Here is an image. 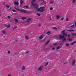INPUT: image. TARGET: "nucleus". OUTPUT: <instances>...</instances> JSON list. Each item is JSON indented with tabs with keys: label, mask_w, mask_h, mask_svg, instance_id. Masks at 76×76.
I'll return each instance as SVG.
<instances>
[{
	"label": "nucleus",
	"mask_w": 76,
	"mask_h": 76,
	"mask_svg": "<svg viewBox=\"0 0 76 76\" xmlns=\"http://www.w3.org/2000/svg\"><path fill=\"white\" fill-rule=\"evenodd\" d=\"M56 49L57 50H59V49H60V47L59 46L58 47L56 48Z\"/></svg>",
	"instance_id": "33"
},
{
	"label": "nucleus",
	"mask_w": 76,
	"mask_h": 76,
	"mask_svg": "<svg viewBox=\"0 0 76 76\" xmlns=\"http://www.w3.org/2000/svg\"><path fill=\"white\" fill-rule=\"evenodd\" d=\"M75 60H74L72 63V66H75Z\"/></svg>",
	"instance_id": "6"
},
{
	"label": "nucleus",
	"mask_w": 76,
	"mask_h": 76,
	"mask_svg": "<svg viewBox=\"0 0 76 76\" xmlns=\"http://www.w3.org/2000/svg\"><path fill=\"white\" fill-rule=\"evenodd\" d=\"M48 64V62L46 63V66H47V65Z\"/></svg>",
	"instance_id": "47"
},
{
	"label": "nucleus",
	"mask_w": 76,
	"mask_h": 76,
	"mask_svg": "<svg viewBox=\"0 0 76 76\" xmlns=\"http://www.w3.org/2000/svg\"><path fill=\"white\" fill-rule=\"evenodd\" d=\"M20 4H23V1L22 0H20Z\"/></svg>",
	"instance_id": "19"
},
{
	"label": "nucleus",
	"mask_w": 76,
	"mask_h": 76,
	"mask_svg": "<svg viewBox=\"0 0 76 76\" xmlns=\"http://www.w3.org/2000/svg\"><path fill=\"white\" fill-rule=\"evenodd\" d=\"M75 14H76V13H75Z\"/></svg>",
	"instance_id": "63"
},
{
	"label": "nucleus",
	"mask_w": 76,
	"mask_h": 76,
	"mask_svg": "<svg viewBox=\"0 0 76 76\" xmlns=\"http://www.w3.org/2000/svg\"><path fill=\"white\" fill-rule=\"evenodd\" d=\"M8 53V54H10V50H9Z\"/></svg>",
	"instance_id": "48"
},
{
	"label": "nucleus",
	"mask_w": 76,
	"mask_h": 76,
	"mask_svg": "<svg viewBox=\"0 0 76 76\" xmlns=\"http://www.w3.org/2000/svg\"><path fill=\"white\" fill-rule=\"evenodd\" d=\"M16 28H17V26H16L14 27V28H13V29H16Z\"/></svg>",
	"instance_id": "36"
},
{
	"label": "nucleus",
	"mask_w": 76,
	"mask_h": 76,
	"mask_svg": "<svg viewBox=\"0 0 76 76\" xmlns=\"http://www.w3.org/2000/svg\"><path fill=\"white\" fill-rule=\"evenodd\" d=\"M14 20H15V22L16 23H18L19 22V21H18V19H17L15 18L14 19Z\"/></svg>",
	"instance_id": "12"
},
{
	"label": "nucleus",
	"mask_w": 76,
	"mask_h": 76,
	"mask_svg": "<svg viewBox=\"0 0 76 76\" xmlns=\"http://www.w3.org/2000/svg\"><path fill=\"white\" fill-rule=\"evenodd\" d=\"M8 19H10V18H11V17L10 16H8Z\"/></svg>",
	"instance_id": "32"
},
{
	"label": "nucleus",
	"mask_w": 76,
	"mask_h": 76,
	"mask_svg": "<svg viewBox=\"0 0 76 76\" xmlns=\"http://www.w3.org/2000/svg\"><path fill=\"white\" fill-rule=\"evenodd\" d=\"M8 76H12V75H11L10 74H9L8 75Z\"/></svg>",
	"instance_id": "42"
},
{
	"label": "nucleus",
	"mask_w": 76,
	"mask_h": 76,
	"mask_svg": "<svg viewBox=\"0 0 76 76\" xmlns=\"http://www.w3.org/2000/svg\"><path fill=\"white\" fill-rule=\"evenodd\" d=\"M25 67L24 66H23L22 68V70H25Z\"/></svg>",
	"instance_id": "25"
},
{
	"label": "nucleus",
	"mask_w": 76,
	"mask_h": 76,
	"mask_svg": "<svg viewBox=\"0 0 76 76\" xmlns=\"http://www.w3.org/2000/svg\"><path fill=\"white\" fill-rule=\"evenodd\" d=\"M75 26H74V24L72 25V26H70V27H71V28H73V27H74Z\"/></svg>",
	"instance_id": "35"
},
{
	"label": "nucleus",
	"mask_w": 76,
	"mask_h": 76,
	"mask_svg": "<svg viewBox=\"0 0 76 76\" xmlns=\"http://www.w3.org/2000/svg\"><path fill=\"white\" fill-rule=\"evenodd\" d=\"M72 36H74V37H75L76 36V33L74 34L73 33H71Z\"/></svg>",
	"instance_id": "16"
},
{
	"label": "nucleus",
	"mask_w": 76,
	"mask_h": 76,
	"mask_svg": "<svg viewBox=\"0 0 76 76\" xmlns=\"http://www.w3.org/2000/svg\"><path fill=\"white\" fill-rule=\"evenodd\" d=\"M50 42V40H48L46 43V45H47Z\"/></svg>",
	"instance_id": "29"
},
{
	"label": "nucleus",
	"mask_w": 76,
	"mask_h": 76,
	"mask_svg": "<svg viewBox=\"0 0 76 76\" xmlns=\"http://www.w3.org/2000/svg\"><path fill=\"white\" fill-rule=\"evenodd\" d=\"M52 49L53 50H55V48L53 47L52 48Z\"/></svg>",
	"instance_id": "41"
},
{
	"label": "nucleus",
	"mask_w": 76,
	"mask_h": 76,
	"mask_svg": "<svg viewBox=\"0 0 76 76\" xmlns=\"http://www.w3.org/2000/svg\"><path fill=\"white\" fill-rule=\"evenodd\" d=\"M67 35H68V37H70V34H67Z\"/></svg>",
	"instance_id": "43"
},
{
	"label": "nucleus",
	"mask_w": 76,
	"mask_h": 76,
	"mask_svg": "<svg viewBox=\"0 0 76 76\" xmlns=\"http://www.w3.org/2000/svg\"><path fill=\"white\" fill-rule=\"evenodd\" d=\"M53 10V8L51 7L50 8V10Z\"/></svg>",
	"instance_id": "37"
},
{
	"label": "nucleus",
	"mask_w": 76,
	"mask_h": 76,
	"mask_svg": "<svg viewBox=\"0 0 76 76\" xmlns=\"http://www.w3.org/2000/svg\"><path fill=\"white\" fill-rule=\"evenodd\" d=\"M66 21H69V18H67L66 19Z\"/></svg>",
	"instance_id": "39"
},
{
	"label": "nucleus",
	"mask_w": 76,
	"mask_h": 76,
	"mask_svg": "<svg viewBox=\"0 0 76 76\" xmlns=\"http://www.w3.org/2000/svg\"><path fill=\"white\" fill-rule=\"evenodd\" d=\"M67 61H64L63 62V64H67Z\"/></svg>",
	"instance_id": "13"
},
{
	"label": "nucleus",
	"mask_w": 76,
	"mask_h": 76,
	"mask_svg": "<svg viewBox=\"0 0 76 76\" xmlns=\"http://www.w3.org/2000/svg\"><path fill=\"white\" fill-rule=\"evenodd\" d=\"M67 31L69 32H73L74 31V30H67Z\"/></svg>",
	"instance_id": "18"
},
{
	"label": "nucleus",
	"mask_w": 76,
	"mask_h": 76,
	"mask_svg": "<svg viewBox=\"0 0 76 76\" xmlns=\"http://www.w3.org/2000/svg\"><path fill=\"white\" fill-rule=\"evenodd\" d=\"M15 9H16L17 10V9H17V8H16V7H15Z\"/></svg>",
	"instance_id": "54"
},
{
	"label": "nucleus",
	"mask_w": 76,
	"mask_h": 76,
	"mask_svg": "<svg viewBox=\"0 0 76 76\" xmlns=\"http://www.w3.org/2000/svg\"><path fill=\"white\" fill-rule=\"evenodd\" d=\"M37 15L38 16H40V14H38V13H37Z\"/></svg>",
	"instance_id": "45"
},
{
	"label": "nucleus",
	"mask_w": 76,
	"mask_h": 76,
	"mask_svg": "<svg viewBox=\"0 0 76 76\" xmlns=\"http://www.w3.org/2000/svg\"><path fill=\"white\" fill-rule=\"evenodd\" d=\"M5 26L7 28H9V27L10 26V24H9L8 26H7V25H5Z\"/></svg>",
	"instance_id": "24"
},
{
	"label": "nucleus",
	"mask_w": 76,
	"mask_h": 76,
	"mask_svg": "<svg viewBox=\"0 0 76 76\" xmlns=\"http://www.w3.org/2000/svg\"><path fill=\"white\" fill-rule=\"evenodd\" d=\"M0 16H1V14H0Z\"/></svg>",
	"instance_id": "60"
},
{
	"label": "nucleus",
	"mask_w": 76,
	"mask_h": 76,
	"mask_svg": "<svg viewBox=\"0 0 76 76\" xmlns=\"http://www.w3.org/2000/svg\"><path fill=\"white\" fill-rule=\"evenodd\" d=\"M26 19V18L25 17H22V20H25V19Z\"/></svg>",
	"instance_id": "31"
},
{
	"label": "nucleus",
	"mask_w": 76,
	"mask_h": 76,
	"mask_svg": "<svg viewBox=\"0 0 76 76\" xmlns=\"http://www.w3.org/2000/svg\"><path fill=\"white\" fill-rule=\"evenodd\" d=\"M67 33H64L63 34V36H64V37H67Z\"/></svg>",
	"instance_id": "9"
},
{
	"label": "nucleus",
	"mask_w": 76,
	"mask_h": 76,
	"mask_svg": "<svg viewBox=\"0 0 76 76\" xmlns=\"http://www.w3.org/2000/svg\"><path fill=\"white\" fill-rule=\"evenodd\" d=\"M45 41V40H42V41Z\"/></svg>",
	"instance_id": "58"
},
{
	"label": "nucleus",
	"mask_w": 76,
	"mask_h": 76,
	"mask_svg": "<svg viewBox=\"0 0 76 76\" xmlns=\"http://www.w3.org/2000/svg\"><path fill=\"white\" fill-rule=\"evenodd\" d=\"M1 35H3V34H1Z\"/></svg>",
	"instance_id": "59"
},
{
	"label": "nucleus",
	"mask_w": 76,
	"mask_h": 76,
	"mask_svg": "<svg viewBox=\"0 0 76 76\" xmlns=\"http://www.w3.org/2000/svg\"><path fill=\"white\" fill-rule=\"evenodd\" d=\"M49 18L50 19V20H51V17H49Z\"/></svg>",
	"instance_id": "55"
},
{
	"label": "nucleus",
	"mask_w": 76,
	"mask_h": 76,
	"mask_svg": "<svg viewBox=\"0 0 76 76\" xmlns=\"http://www.w3.org/2000/svg\"><path fill=\"white\" fill-rule=\"evenodd\" d=\"M58 45V43H55L53 44V45L54 46H56V45Z\"/></svg>",
	"instance_id": "17"
},
{
	"label": "nucleus",
	"mask_w": 76,
	"mask_h": 76,
	"mask_svg": "<svg viewBox=\"0 0 76 76\" xmlns=\"http://www.w3.org/2000/svg\"><path fill=\"white\" fill-rule=\"evenodd\" d=\"M75 52H76V50L75 51Z\"/></svg>",
	"instance_id": "64"
},
{
	"label": "nucleus",
	"mask_w": 76,
	"mask_h": 76,
	"mask_svg": "<svg viewBox=\"0 0 76 76\" xmlns=\"http://www.w3.org/2000/svg\"><path fill=\"white\" fill-rule=\"evenodd\" d=\"M53 28L54 29H57V28H56V27H54Z\"/></svg>",
	"instance_id": "50"
},
{
	"label": "nucleus",
	"mask_w": 76,
	"mask_h": 76,
	"mask_svg": "<svg viewBox=\"0 0 76 76\" xmlns=\"http://www.w3.org/2000/svg\"><path fill=\"white\" fill-rule=\"evenodd\" d=\"M10 9H11V8Z\"/></svg>",
	"instance_id": "62"
},
{
	"label": "nucleus",
	"mask_w": 76,
	"mask_h": 76,
	"mask_svg": "<svg viewBox=\"0 0 76 76\" xmlns=\"http://www.w3.org/2000/svg\"><path fill=\"white\" fill-rule=\"evenodd\" d=\"M6 6L8 8V9H9L10 7V6L9 5H8L7 4L6 5Z\"/></svg>",
	"instance_id": "22"
},
{
	"label": "nucleus",
	"mask_w": 76,
	"mask_h": 76,
	"mask_svg": "<svg viewBox=\"0 0 76 76\" xmlns=\"http://www.w3.org/2000/svg\"><path fill=\"white\" fill-rule=\"evenodd\" d=\"M41 2H42L41 3L42 4V3H45V1H44V0H41Z\"/></svg>",
	"instance_id": "28"
},
{
	"label": "nucleus",
	"mask_w": 76,
	"mask_h": 76,
	"mask_svg": "<svg viewBox=\"0 0 76 76\" xmlns=\"http://www.w3.org/2000/svg\"><path fill=\"white\" fill-rule=\"evenodd\" d=\"M31 18H28L27 20V22H29L31 21Z\"/></svg>",
	"instance_id": "10"
},
{
	"label": "nucleus",
	"mask_w": 76,
	"mask_h": 76,
	"mask_svg": "<svg viewBox=\"0 0 76 76\" xmlns=\"http://www.w3.org/2000/svg\"><path fill=\"white\" fill-rule=\"evenodd\" d=\"M47 35H50L51 34L50 31H48L47 33Z\"/></svg>",
	"instance_id": "20"
},
{
	"label": "nucleus",
	"mask_w": 76,
	"mask_h": 76,
	"mask_svg": "<svg viewBox=\"0 0 76 76\" xmlns=\"http://www.w3.org/2000/svg\"><path fill=\"white\" fill-rule=\"evenodd\" d=\"M76 42H73L71 43H70L71 45H73L74 44H75Z\"/></svg>",
	"instance_id": "15"
},
{
	"label": "nucleus",
	"mask_w": 76,
	"mask_h": 76,
	"mask_svg": "<svg viewBox=\"0 0 76 76\" xmlns=\"http://www.w3.org/2000/svg\"><path fill=\"white\" fill-rule=\"evenodd\" d=\"M69 43H67L66 44V47H68L69 46Z\"/></svg>",
	"instance_id": "26"
},
{
	"label": "nucleus",
	"mask_w": 76,
	"mask_h": 76,
	"mask_svg": "<svg viewBox=\"0 0 76 76\" xmlns=\"http://www.w3.org/2000/svg\"><path fill=\"white\" fill-rule=\"evenodd\" d=\"M53 1L50 2V4H53Z\"/></svg>",
	"instance_id": "44"
},
{
	"label": "nucleus",
	"mask_w": 76,
	"mask_h": 76,
	"mask_svg": "<svg viewBox=\"0 0 76 76\" xmlns=\"http://www.w3.org/2000/svg\"><path fill=\"white\" fill-rule=\"evenodd\" d=\"M12 12H16V10H12Z\"/></svg>",
	"instance_id": "49"
},
{
	"label": "nucleus",
	"mask_w": 76,
	"mask_h": 76,
	"mask_svg": "<svg viewBox=\"0 0 76 76\" xmlns=\"http://www.w3.org/2000/svg\"><path fill=\"white\" fill-rule=\"evenodd\" d=\"M14 4H15V5H18V4H19V3L18 2L16 1V2H15L14 3Z\"/></svg>",
	"instance_id": "11"
},
{
	"label": "nucleus",
	"mask_w": 76,
	"mask_h": 76,
	"mask_svg": "<svg viewBox=\"0 0 76 76\" xmlns=\"http://www.w3.org/2000/svg\"><path fill=\"white\" fill-rule=\"evenodd\" d=\"M21 76H24V75H23V74Z\"/></svg>",
	"instance_id": "56"
},
{
	"label": "nucleus",
	"mask_w": 76,
	"mask_h": 76,
	"mask_svg": "<svg viewBox=\"0 0 76 76\" xmlns=\"http://www.w3.org/2000/svg\"><path fill=\"white\" fill-rule=\"evenodd\" d=\"M23 13H26L27 14H31V12L29 11L27 12V10H24V12H23Z\"/></svg>",
	"instance_id": "4"
},
{
	"label": "nucleus",
	"mask_w": 76,
	"mask_h": 76,
	"mask_svg": "<svg viewBox=\"0 0 76 76\" xmlns=\"http://www.w3.org/2000/svg\"><path fill=\"white\" fill-rule=\"evenodd\" d=\"M29 53V51H27V52H26V54H28V53Z\"/></svg>",
	"instance_id": "46"
},
{
	"label": "nucleus",
	"mask_w": 76,
	"mask_h": 76,
	"mask_svg": "<svg viewBox=\"0 0 76 76\" xmlns=\"http://www.w3.org/2000/svg\"><path fill=\"white\" fill-rule=\"evenodd\" d=\"M41 26V24H39L38 25V26Z\"/></svg>",
	"instance_id": "52"
},
{
	"label": "nucleus",
	"mask_w": 76,
	"mask_h": 76,
	"mask_svg": "<svg viewBox=\"0 0 76 76\" xmlns=\"http://www.w3.org/2000/svg\"><path fill=\"white\" fill-rule=\"evenodd\" d=\"M26 38V40H28V39H29L28 38V36H26L25 37Z\"/></svg>",
	"instance_id": "27"
},
{
	"label": "nucleus",
	"mask_w": 76,
	"mask_h": 76,
	"mask_svg": "<svg viewBox=\"0 0 76 76\" xmlns=\"http://www.w3.org/2000/svg\"><path fill=\"white\" fill-rule=\"evenodd\" d=\"M39 39H42V38H43V37H42V36L41 35L39 37Z\"/></svg>",
	"instance_id": "23"
},
{
	"label": "nucleus",
	"mask_w": 76,
	"mask_h": 76,
	"mask_svg": "<svg viewBox=\"0 0 76 76\" xmlns=\"http://www.w3.org/2000/svg\"><path fill=\"white\" fill-rule=\"evenodd\" d=\"M56 17L57 19H60V18H61V17H60V15H56Z\"/></svg>",
	"instance_id": "8"
},
{
	"label": "nucleus",
	"mask_w": 76,
	"mask_h": 76,
	"mask_svg": "<svg viewBox=\"0 0 76 76\" xmlns=\"http://www.w3.org/2000/svg\"><path fill=\"white\" fill-rule=\"evenodd\" d=\"M2 33L6 35V31L4 30H3L2 31Z\"/></svg>",
	"instance_id": "14"
},
{
	"label": "nucleus",
	"mask_w": 76,
	"mask_h": 76,
	"mask_svg": "<svg viewBox=\"0 0 76 76\" xmlns=\"http://www.w3.org/2000/svg\"><path fill=\"white\" fill-rule=\"evenodd\" d=\"M25 7H26V8H28V6H24V9H25Z\"/></svg>",
	"instance_id": "30"
},
{
	"label": "nucleus",
	"mask_w": 76,
	"mask_h": 76,
	"mask_svg": "<svg viewBox=\"0 0 76 76\" xmlns=\"http://www.w3.org/2000/svg\"><path fill=\"white\" fill-rule=\"evenodd\" d=\"M44 7H40L39 9H37V11L39 12H44Z\"/></svg>",
	"instance_id": "3"
},
{
	"label": "nucleus",
	"mask_w": 76,
	"mask_h": 76,
	"mask_svg": "<svg viewBox=\"0 0 76 76\" xmlns=\"http://www.w3.org/2000/svg\"><path fill=\"white\" fill-rule=\"evenodd\" d=\"M63 39V40L64 41H65V40H66V38L64 37L63 36L60 35L59 36V39Z\"/></svg>",
	"instance_id": "2"
},
{
	"label": "nucleus",
	"mask_w": 76,
	"mask_h": 76,
	"mask_svg": "<svg viewBox=\"0 0 76 76\" xmlns=\"http://www.w3.org/2000/svg\"><path fill=\"white\" fill-rule=\"evenodd\" d=\"M64 20V18H61V20Z\"/></svg>",
	"instance_id": "40"
},
{
	"label": "nucleus",
	"mask_w": 76,
	"mask_h": 76,
	"mask_svg": "<svg viewBox=\"0 0 76 76\" xmlns=\"http://www.w3.org/2000/svg\"><path fill=\"white\" fill-rule=\"evenodd\" d=\"M67 40H69V41H72V39H70L69 37L67 39Z\"/></svg>",
	"instance_id": "21"
},
{
	"label": "nucleus",
	"mask_w": 76,
	"mask_h": 76,
	"mask_svg": "<svg viewBox=\"0 0 76 76\" xmlns=\"http://www.w3.org/2000/svg\"><path fill=\"white\" fill-rule=\"evenodd\" d=\"M43 67V66H40V67L38 68V70L39 71H41V70L42 69V68Z\"/></svg>",
	"instance_id": "7"
},
{
	"label": "nucleus",
	"mask_w": 76,
	"mask_h": 76,
	"mask_svg": "<svg viewBox=\"0 0 76 76\" xmlns=\"http://www.w3.org/2000/svg\"><path fill=\"white\" fill-rule=\"evenodd\" d=\"M75 25H76V21L75 22Z\"/></svg>",
	"instance_id": "57"
},
{
	"label": "nucleus",
	"mask_w": 76,
	"mask_h": 76,
	"mask_svg": "<svg viewBox=\"0 0 76 76\" xmlns=\"http://www.w3.org/2000/svg\"><path fill=\"white\" fill-rule=\"evenodd\" d=\"M41 1V0H39V1Z\"/></svg>",
	"instance_id": "61"
},
{
	"label": "nucleus",
	"mask_w": 76,
	"mask_h": 76,
	"mask_svg": "<svg viewBox=\"0 0 76 76\" xmlns=\"http://www.w3.org/2000/svg\"><path fill=\"white\" fill-rule=\"evenodd\" d=\"M59 47L60 48H60H61V46H59Z\"/></svg>",
	"instance_id": "53"
},
{
	"label": "nucleus",
	"mask_w": 76,
	"mask_h": 76,
	"mask_svg": "<svg viewBox=\"0 0 76 76\" xmlns=\"http://www.w3.org/2000/svg\"><path fill=\"white\" fill-rule=\"evenodd\" d=\"M66 31V30H63V31H61V33H63V32H65Z\"/></svg>",
	"instance_id": "34"
},
{
	"label": "nucleus",
	"mask_w": 76,
	"mask_h": 76,
	"mask_svg": "<svg viewBox=\"0 0 76 76\" xmlns=\"http://www.w3.org/2000/svg\"><path fill=\"white\" fill-rule=\"evenodd\" d=\"M35 1V0H33L32 2H31L32 5L34 7V9H38V5H37L36 4H34L33 3V2H34V1Z\"/></svg>",
	"instance_id": "1"
},
{
	"label": "nucleus",
	"mask_w": 76,
	"mask_h": 76,
	"mask_svg": "<svg viewBox=\"0 0 76 76\" xmlns=\"http://www.w3.org/2000/svg\"><path fill=\"white\" fill-rule=\"evenodd\" d=\"M76 1V0H72L73 3H75Z\"/></svg>",
	"instance_id": "38"
},
{
	"label": "nucleus",
	"mask_w": 76,
	"mask_h": 76,
	"mask_svg": "<svg viewBox=\"0 0 76 76\" xmlns=\"http://www.w3.org/2000/svg\"><path fill=\"white\" fill-rule=\"evenodd\" d=\"M17 10H18V11H20V12L21 13H23V12H24V10L23 9L20 10L19 9H17Z\"/></svg>",
	"instance_id": "5"
},
{
	"label": "nucleus",
	"mask_w": 76,
	"mask_h": 76,
	"mask_svg": "<svg viewBox=\"0 0 76 76\" xmlns=\"http://www.w3.org/2000/svg\"><path fill=\"white\" fill-rule=\"evenodd\" d=\"M15 42H18V40H15Z\"/></svg>",
	"instance_id": "51"
}]
</instances>
